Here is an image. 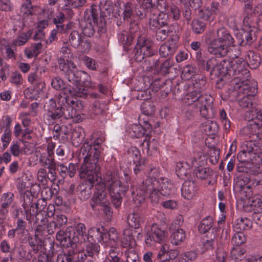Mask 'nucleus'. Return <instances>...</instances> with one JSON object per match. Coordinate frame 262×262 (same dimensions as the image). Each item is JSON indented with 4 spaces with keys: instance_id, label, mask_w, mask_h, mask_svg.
Returning <instances> with one entry per match:
<instances>
[{
    "instance_id": "5",
    "label": "nucleus",
    "mask_w": 262,
    "mask_h": 262,
    "mask_svg": "<svg viewBox=\"0 0 262 262\" xmlns=\"http://www.w3.org/2000/svg\"><path fill=\"white\" fill-rule=\"evenodd\" d=\"M105 181L112 203L115 208L119 207L122 201L121 194L125 193L128 190L129 186L127 181L115 172L108 173L105 178Z\"/></svg>"
},
{
    "instance_id": "27",
    "label": "nucleus",
    "mask_w": 262,
    "mask_h": 262,
    "mask_svg": "<svg viewBox=\"0 0 262 262\" xmlns=\"http://www.w3.org/2000/svg\"><path fill=\"white\" fill-rule=\"evenodd\" d=\"M56 107V101L53 99H50L48 102H47L45 105L44 108L47 113L44 115V119L46 124L51 125L54 123L56 121V118L50 117L48 118V115L50 116V113L54 114L55 112L58 110V107Z\"/></svg>"
},
{
    "instance_id": "41",
    "label": "nucleus",
    "mask_w": 262,
    "mask_h": 262,
    "mask_svg": "<svg viewBox=\"0 0 262 262\" xmlns=\"http://www.w3.org/2000/svg\"><path fill=\"white\" fill-rule=\"evenodd\" d=\"M192 31L196 34H202L207 27L206 23L199 18L194 19L191 24Z\"/></svg>"
},
{
    "instance_id": "54",
    "label": "nucleus",
    "mask_w": 262,
    "mask_h": 262,
    "mask_svg": "<svg viewBox=\"0 0 262 262\" xmlns=\"http://www.w3.org/2000/svg\"><path fill=\"white\" fill-rule=\"evenodd\" d=\"M119 41L125 45H130L134 39L132 34H129L127 31L121 30L118 35Z\"/></svg>"
},
{
    "instance_id": "59",
    "label": "nucleus",
    "mask_w": 262,
    "mask_h": 262,
    "mask_svg": "<svg viewBox=\"0 0 262 262\" xmlns=\"http://www.w3.org/2000/svg\"><path fill=\"white\" fill-rule=\"evenodd\" d=\"M219 128V125L215 122L210 121L205 125L204 130L207 134L213 135L217 133Z\"/></svg>"
},
{
    "instance_id": "60",
    "label": "nucleus",
    "mask_w": 262,
    "mask_h": 262,
    "mask_svg": "<svg viewBox=\"0 0 262 262\" xmlns=\"http://www.w3.org/2000/svg\"><path fill=\"white\" fill-rule=\"evenodd\" d=\"M124 255L126 262H140L139 256L134 250H126Z\"/></svg>"
},
{
    "instance_id": "47",
    "label": "nucleus",
    "mask_w": 262,
    "mask_h": 262,
    "mask_svg": "<svg viewBox=\"0 0 262 262\" xmlns=\"http://www.w3.org/2000/svg\"><path fill=\"white\" fill-rule=\"evenodd\" d=\"M206 156L202 152H198L194 156V157L190 159V163L191 167L197 168L199 167H202L206 162Z\"/></svg>"
},
{
    "instance_id": "36",
    "label": "nucleus",
    "mask_w": 262,
    "mask_h": 262,
    "mask_svg": "<svg viewBox=\"0 0 262 262\" xmlns=\"http://www.w3.org/2000/svg\"><path fill=\"white\" fill-rule=\"evenodd\" d=\"M121 245L123 248H132L135 245V240L129 229L124 230L123 236L121 239Z\"/></svg>"
},
{
    "instance_id": "45",
    "label": "nucleus",
    "mask_w": 262,
    "mask_h": 262,
    "mask_svg": "<svg viewBox=\"0 0 262 262\" xmlns=\"http://www.w3.org/2000/svg\"><path fill=\"white\" fill-rule=\"evenodd\" d=\"M142 219L140 215L136 213L129 214L127 217V223L129 227L138 229L140 227Z\"/></svg>"
},
{
    "instance_id": "18",
    "label": "nucleus",
    "mask_w": 262,
    "mask_h": 262,
    "mask_svg": "<svg viewBox=\"0 0 262 262\" xmlns=\"http://www.w3.org/2000/svg\"><path fill=\"white\" fill-rule=\"evenodd\" d=\"M73 67V69H70L66 71L65 76L68 80L71 83L75 85H78L80 81L84 83L82 78L84 79L89 78L88 75L84 72L77 70L75 66L73 63H70Z\"/></svg>"
},
{
    "instance_id": "1",
    "label": "nucleus",
    "mask_w": 262,
    "mask_h": 262,
    "mask_svg": "<svg viewBox=\"0 0 262 262\" xmlns=\"http://www.w3.org/2000/svg\"><path fill=\"white\" fill-rule=\"evenodd\" d=\"M58 110L53 114L50 113L48 117L56 118V120L63 117L66 119H73L77 122L81 121L83 117L79 112L83 108L82 101L77 98H70L66 92H60L56 95Z\"/></svg>"
},
{
    "instance_id": "39",
    "label": "nucleus",
    "mask_w": 262,
    "mask_h": 262,
    "mask_svg": "<svg viewBox=\"0 0 262 262\" xmlns=\"http://www.w3.org/2000/svg\"><path fill=\"white\" fill-rule=\"evenodd\" d=\"M105 141V136L101 135L99 136H93L89 141L85 142L81 147H92V146H102Z\"/></svg>"
},
{
    "instance_id": "38",
    "label": "nucleus",
    "mask_w": 262,
    "mask_h": 262,
    "mask_svg": "<svg viewBox=\"0 0 262 262\" xmlns=\"http://www.w3.org/2000/svg\"><path fill=\"white\" fill-rule=\"evenodd\" d=\"M196 177L201 180L210 179L214 174V171L211 169L206 167H199L194 169L193 171Z\"/></svg>"
},
{
    "instance_id": "7",
    "label": "nucleus",
    "mask_w": 262,
    "mask_h": 262,
    "mask_svg": "<svg viewBox=\"0 0 262 262\" xmlns=\"http://www.w3.org/2000/svg\"><path fill=\"white\" fill-rule=\"evenodd\" d=\"M233 95L238 100L239 105L243 108H248L252 105V99L257 93L254 86L251 85L250 82L246 83L237 82L236 80L233 81Z\"/></svg>"
},
{
    "instance_id": "48",
    "label": "nucleus",
    "mask_w": 262,
    "mask_h": 262,
    "mask_svg": "<svg viewBox=\"0 0 262 262\" xmlns=\"http://www.w3.org/2000/svg\"><path fill=\"white\" fill-rule=\"evenodd\" d=\"M135 156L133 158V163L138 164V166L140 167V169L135 167L134 168V172L135 174H137L140 171L144 169L145 165V160L144 158H141L140 153L138 148H136L135 151H134Z\"/></svg>"
},
{
    "instance_id": "24",
    "label": "nucleus",
    "mask_w": 262,
    "mask_h": 262,
    "mask_svg": "<svg viewBox=\"0 0 262 262\" xmlns=\"http://www.w3.org/2000/svg\"><path fill=\"white\" fill-rule=\"evenodd\" d=\"M94 185V182L84 180L77 186V190L79 192L78 196L81 200L85 201L90 198Z\"/></svg>"
},
{
    "instance_id": "58",
    "label": "nucleus",
    "mask_w": 262,
    "mask_h": 262,
    "mask_svg": "<svg viewBox=\"0 0 262 262\" xmlns=\"http://www.w3.org/2000/svg\"><path fill=\"white\" fill-rule=\"evenodd\" d=\"M33 8L31 0H26L20 7V13L24 16H28L33 14Z\"/></svg>"
},
{
    "instance_id": "20",
    "label": "nucleus",
    "mask_w": 262,
    "mask_h": 262,
    "mask_svg": "<svg viewBox=\"0 0 262 262\" xmlns=\"http://www.w3.org/2000/svg\"><path fill=\"white\" fill-rule=\"evenodd\" d=\"M240 46L250 45L255 40V32L252 29L243 28L236 34Z\"/></svg>"
},
{
    "instance_id": "57",
    "label": "nucleus",
    "mask_w": 262,
    "mask_h": 262,
    "mask_svg": "<svg viewBox=\"0 0 262 262\" xmlns=\"http://www.w3.org/2000/svg\"><path fill=\"white\" fill-rule=\"evenodd\" d=\"M196 72V69L195 67L188 65L184 67L181 76L183 79L188 80L195 75Z\"/></svg>"
},
{
    "instance_id": "21",
    "label": "nucleus",
    "mask_w": 262,
    "mask_h": 262,
    "mask_svg": "<svg viewBox=\"0 0 262 262\" xmlns=\"http://www.w3.org/2000/svg\"><path fill=\"white\" fill-rule=\"evenodd\" d=\"M198 187L194 181L185 180L181 188L182 197L187 200L192 199L196 195Z\"/></svg>"
},
{
    "instance_id": "35",
    "label": "nucleus",
    "mask_w": 262,
    "mask_h": 262,
    "mask_svg": "<svg viewBox=\"0 0 262 262\" xmlns=\"http://www.w3.org/2000/svg\"><path fill=\"white\" fill-rule=\"evenodd\" d=\"M148 185H145V181L143 183L142 188L145 193L149 194L151 201L155 203H159L161 199L162 193L157 188L149 189Z\"/></svg>"
},
{
    "instance_id": "42",
    "label": "nucleus",
    "mask_w": 262,
    "mask_h": 262,
    "mask_svg": "<svg viewBox=\"0 0 262 262\" xmlns=\"http://www.w3.org/2000/svg\"><path fill=\"white\" fill-rule=\"evenodd\" d=\"M171 237L172 244L178 245L185 239L186 232L183 229L178 228L173 232Z\"/></svg>"
},
{
    "instance_id": "43",
    "label": "nucleus",
    "mask_w": 262,
    "mask_h": 262,
    "mask_svg": "<svg viewBox=\"0 0 262 262\" xmlns=\"http://www.w3.org/2000/svg\"><path fill=\"white\" fill-rule=\"evenodd\" d=\"M158 2L159 4L162 5V3L164 4L165 7V3L163 0H155L154 2L152 0H144L141 4V9L145 10L148 13L151 12H154L156 10L155 6L156 3Z\"/></svg>"
},
{
    "instance_id": "51",
    "label": "nucleus",
    "mask_w": 262,
    "mask_h": 262,
    "mask_svg": "<svg viewBox=\"0 0 262 262\" xmlns=\"http://www.w3.org/2000/svg\"><path fill=\"white\" fill-rule=\"evenodd\" d=\"M250 181V178L248 173H241L234 179V185L240 188H244Z\"/></svg>"
},
{
    "instance_id": "64",
    "label": "nucleus",
    "mask_w": 262,
    "mask_h": 262,
    "mask_svg": "<svg viewBox=\"0 0 262 262\" xmlns=\"http://www.w3.org/2000/svg\"><path fill=\"white\" fill-rule=\"evenodd\" d=\"M227 254L222 248H218L216 250L215 262H226Z\"/></svg>"
},
{
    "instance_id": "53",
    "label": "nucleus",
    "mask_w": 262,
    "mask_h": 262,
    "mask_svg": "<svg viewBox=\"0 0 262 262\" xmlns=\"http://www.w3.org/2000/svg\"><path fill=\"white\" fill-rule=\"evenodd\" d=\"M231 239V243L234 246L239 247L240 246L246 243L247 238L242 232L236 231Z\"/></svg>"
},
{
    "instance_id": "23",
    "label": "nucleus",
    "mask_w": 262,
    "mask_h": 262,
    "mask_svg": "<svg viewBox=\"0 0 262 262\" xmlns=\"http://www.w3.org/2000/svg\"><path fill=\"white\" fill-rule=\"evenodd\" d=\"M16 47V39L9 42L5 38L0 39V50L2 54H6L8 58H15L14 50Z\"/></svg>"
},
{
    "instance_id": "56",
    "label": "nucleus",
    "mask_w": 262,
    "mask_h": 262,
    "mask_svg": "<svg viewBox=\"0 0 262 262\" xmlns=\"http://www.w3.org/2000/svg\"><path fill=\"white\" fill-rule=\"evenodd\" d=\"M257 18L253 16L252 14H246L243 19V24L244 28L253 29L255 28L256 24Z\"/></svg>"
},
{
    "instance_id": "28",
    "label": "nucleus",
    "mask_w": 262,
    "mask_h": 262,
    "mask_svg": "<svg viewBox=\"0 0 262 262\" xmlns=\"http://www.w3.org/2000/svg\"><path fill=\"white\" fill-rule=\"evenodd\" d=\"M56 239L60 242V244L63 246L69 247L74 244L73 237H71L70 230L67 228L66 230H59L56 234Z\"/></svg>"
},
{
    "instance_id": "25",
    "label": "nucleus",
    "mask_w": 262,
    "mask_h": 262,
    "mask_svg": "<svg viewBox=\"0 0 262 262\" xmlns=\"http://www.w3.org/2000/svg\"><path fill=\"white\" fill-rule=\"evenodd\" d=\"M74 231L75 234L73 236L74 243L82 244L83 242H85L89 239L86 233L85 226L83 223H79L76 224L74 227Z\"/></svg>"
},
{
    "instance_id": "37",
    "label": "nucleus",
    "mask_w": 262,
    "mask_h": 262,
    "mask_svg": "<svg viewBox=\"0 0 262 262\" xmlns=\"http://www.w3.org/2000/svg\"><path fill=\"white\" fill-rule=\"evenodd\" d=\"M54 148H47V154H43L40 156V162L42 165L48 168L56 165L54 158L52 155L54 154Z\"/></svg>"
},
{
    "instance_id": "17",
    "label": "nucleus",
    "mask_w": 262,
    "mask_h": 262,
    "mask_svg": "<svg viewBox=\"0 0 262 262\" xmlns=\"http://www.w3.org/2000/svg\"><path fill=\"white\" fill-rule=\"evenodd\" d=\"M224 60L219 61L215 58L211 57L207 60L206 64L203 65V68L207 71H210L212 75L223 76L222 70L224 69Z\"/></svg>"
},
{
    "instance_id": "31",
    "label": "nucleus",
    "mask_w": 262,
    "mask_h": 262,
    "mask_svg": "<svg viewBox=\"0 0 262 262\" xmlns=\"http://www.w3.org/2000/svg\"><path fill=\"white\" fill-rule=\"evenodd\" d=\"M52 86L56 90H62L61 92H66L67 95H73V88L71 86H66L63 80L59 77L53 78L51 81Z\"/></svg>"
},
{
    "instance_id": "11",
    "label": "nucleus",
    "mask_w": 262,
    "mask_h": 262,
    "mask_svg": "<svg viewBox=\"0 0 262 262\" xmlns=\"http://www.w3.org/2000/svg\"><path fill=\"white\" fill-rule=\"evenodd\" d=\"M249 113V115H252L251 120L255 118L257 121L244 127L243 132L244 133L250 132L253 136L259 139L262 138V110H252Z\"/></svg>"
},
{
    "instance_id": "14",
    "label": "nucleus",
    "mask_w": 262,
    "mask_h": 262,
    "mask_svg": "<svg viewBox=\"0 0 262 262\" xmlns=\"http://www.w3.org/2000/svg\"><path fill=\"white\" fill-rule=\"evenodd\" d=\"M145 185H148L149 189L157 188L162 195H168L170 193L171 184L167 178L161 177L158 179L149 177L145 181Z\"/></svg>"
},
{
    "instance_id": "6",
    "label": "nucleus",
    "mask_w": 262,
    "mask_h": 262,
    "mask_svg": "<svg viewBox=\"0 0 262 262\" xmlns=\"http://www.w3.org/2000/svg\"><path fill=\"white\" fill-rule=\"evenodd\" d=\"M35 196V193L32 194L31 190H26L23 195L21 194L20 202L22 203L21 206L24 211H17V216L21 214L26 220H29L31 216H34L42 211H45V209L47 204V200L42 198L39 199L34 206L32 202Z\"/></svg>"
},
{
    "instance_id": "32",
    "label": "nucleus",
    "mask_w": 262,
    "mask_h": 262,
    "mask_svg": "<svg viewBox=\"0 0 262 262\" xmlns=\"http://www.w3.org/2000/svg\"><path fill=\"white\" fill-rule=\"evenodd\" d=\"M252 227V222L246 217H241L237 219L233 225L234 230L239 232L249 230Z\"/></svg>"
},
{
    "instance_id": "29",
    "label": "nucleus",
    "mask_w": 262,
    "mask_h": 262,
    "mask_svg": "<svg viewBox=\"0 0 262 262\" xmlns=\"http://www.w3.org/2000/svg\"><path fill=\"white\" fill-rule=\"evenodd\" d=\"M245 60L247 67L249 66L251 69H256L259 66L261 59L258 53L250 50L247 52Z\"/></svg>"
},
{
    "instance_id": "2",
    "label": "nucleus",
    "mask_w": 262,
    "mask_h": 262,
    "mask_svg": "<svg viewBox=\"0 0 262 262\" xmlns=\"http://www.w3.org/2000/svg\"><path fill=\"white\" fill-rule=\"evenodd\" d=\"M213 37L208 46V52L217 57H225L229 52L228 47L233 44L234 38L225 27L217 29Z\"/></svg>"
},
{
    "instance_id": "8",
    "label": "nucleus",
    "mask_w": 262,
    "mask_h": 262,
    "mask_svg": "<svg viewBox=\"0 0 262 262\" xmlns=\"http://www.w3.org/2000/svg\"><path fill=\"white\" fill-rule=\"evenodd\" d=\"M100 170V167L97 164V161L94 159H89L88 156H86L80 167L79 176L81 179L95 182L101 177Z\"/></svg>"
},
{
    "instance_id": "40",
    "label": "nucleus",
    "mask_w": 262,
    "mask_h": 262,
    "mask_svg": "<svg viewBox=\"0 0 262 262\" xmlns=\"http://www.w3.org/2000/svg\"><path fill=\"white\" fill-rule=\"evenodd\" d=\"M83 243L85 244V251L88 256L92 257L98 254L100 251V246L98 244L89 239Z\"/></svg>"
},
{
    "instance_id": "55",
    "label": "nucleus",
    "mask_w": 262,
    "mask_h": 262,
    "mask_svg": "<svg viewBox=\"0 0 262 262\" xmlns=\"http://www.w3.org/2000/svg\"><path fill=\"white\" fill-rule=\"evenodd\" d=\"M148 16L149 17L148 25L150 30H156L160 27V24L157 17V13L155 11L149 12Z\"/></svg>"
},
{
    "instance_id": "16",
    "label": "nucleus",
    "mask_w": 262,
    "mask_h": 262,
    "mask_svg": "<svg viewBox=\"0 0 262 262\" xmlns=\"http://www.w3.org/2000/svg\"><path fill=\"white\" fill-rule=\"evenodd\" d=\"M156 39L158 41H162L168 37V41H178L179 36L171 27L168 26H160L157 30L156 33Z\"/></svg>"
},
{
    "instance_id": "15",
    "label": "nucleus",
    "mask_w": 262,
    "mask_h": 262,
    "mask_svg": "<svg viewBox=\"0 0 262 262\" xmlns=\"http://www.w3.org/2000/svg\"><path fill=\"white\" fill-rule=\"evenodd\" d=\"M106 188H107V186L105 180L104 182H99L95 185L96 191L91 201V206L93 209H94L96 205H102L106 203Z\"/></svg>"
},
{
    "instance_id": "49",
    "label": "nucleus",
    "mask_w": 262,
    "mask_h": 262,
    "mask_svg": "<svg viewBox=\"0 0 262 262\" xmlns=\"http://www.w3.org/2000/svg\"><path fill=\"white\" fill-rule=\"evenodd\" d=\"M28 81L35 85L38 91H41L45 88V83L35 73H31L28 75Z\"/></svg>"
},
{
    "instance_id": "26",
    "label": "nucleus",
    "mask_w": 262,
    "mask_h": 262,
    "mask_svg": "<svg viewBox=\"0 0 262 262\" xmlns=\"http://www.w3.org/2000/svg\"><path fill=\"white\" fill-rule=\"evenodd\" d=\"M178 41H167L161 45L159 49V53L161 57H166L172 56L178 48Z\"/></svg>"
},
{
    "instance_id": "3",
    "label": "nucleus",
    "mask_w": 262,
    "mask_h": 262,
    "mask_svg": "<svg viewBox=\"0 0 262 262\" xmlns=\"http://www.w3.org/2000/svg\"><path fill=\"white\" fill-rule=\"evenodd\" d=\"M224 69L222 70L223 76L234 77L231 81V85L233 81L236 80L237 82L246 83L249 82L250 78L249 71L247 68V64L244 59H232L230 60H224Z\"/></svg>"
},
{
    "instance_id": "61",
    "label": "nucleus",
    "mask_w": 262,
    "mask_h": 262,
    "mask_svg": "<svg viewBox=\"0 0 262 262\" xmlns=\"http://www.w3.org/2000/svg\"><path fill=\"white\" fill-rule=\"evenodd\" d=\"M32 34V31L31 30L26 32L20 33L17 36V45L23 46L30 39Z\"/></svg>"
},
{
    "instance_id": "30",
    "label": "nucleus",
    "mask_w": 262,
    "mask_h": 262,
    "mask_svg": "<svg viewBox=\"0 0 262 262\" xmlns=\"http://www.w3.org/2000/svg\"><path fill=\"white\" fill-rule=\"evenodd\" d=\"M14 194L11 192H6L3 194L1 200V208L0 213L6 215L8 212V208L12 203L14 199Z\"/></svg>"
},
{
    "instance_id": "44",
    "label": "nucleus",
    "mask_w": 262,
    "mask_h": 262,
    "mask_svg": "<svg viewBox=\"0 0 262 262\" xmlns=\"http://www.w3.org/2000/svg\"><path fill=\"white\" fill-rule=\"evenodd\" d=\"M53 139L57 141L60 137L63 139L68 132V128L66 125H59L58 124H55L53 127Z\"/></svg>"
},
{
    "instance_id": "52",
    "label": "nucleus",
    "mask_w": 262,
    "mask_h": 262,
    "mask_svg": "<svg viewBox=\"0 0 262 262\" xmlns=\"http://www.w3.org/2000/svg\"><path fill=\"white\" fill-rule=\"evenodd\" d=\"M106 105L102 102L98 100L95 101L91 108L92 113L95 115L103 114L107 110Z\"/></svg>"
},
{
    "instance_id": "10",
    "label": "nucleus",
    "mask_w": 262,
    "mask_h": 262,
    "mask_svg": "<svg viewBox=\"0 0 262 262\" xmlns=\"http://www.w3.org/2000/svg\"><path fill=\"white\" fill-rule=\"evenodd\" d=\"M153 42L145 36L138 37L135 47L137 51L135 53V58L137 62H142L146 57H150L154 55L152 50Z\"/></svg>"
},
{
    "instance_id": "33",
    "label": "nucleus",
    "mask_w": 262,
    "mask_h": 262,
    "mask_svg": "<svg viewBox=\"0 0 262 262\" xmlns=\"http://www.w3.org/2000/svg\"><path fill=\"white\" fill-rule=\"evenodd\" d=\"M26 225L27 223L23 220L22 217L17 220V235L23 243H26L29 238V232L26 228Z\"/></svg>"
},
{
    "instance_id": "63",
    "label": "nucleus",
    "mask_w": 262,
    "mask_h": 262,
    "mask_svg": "<svg viewBox=\"0 0 262 262\" xmlns=\"http://www.w3.org/2000/svg\"><path fill=\"white\" fill-rule=\"evenodd\" d=\"M124 9L123 11V19L129 21L133 15L134 5L131 2H127L124 5Z\"/></svg>"
},
{
    "instance_id": "62",
    "label": "nucleus",
    "mask_w": 262,
    "mask_h": 262,
    "mask_svg": "<svg viewBox=\"0 0 262 262\" xmlns=\"http://www.w3.org/2000/svg\"><path fill=\"white\" fill-rule=\"evenodd\" d=\"M197 254L194 251H189L181 255L179 262H191L196 258Z\"/></svg>"
},
{
    "instance_id": "46",
    "label": "nucleus",
    "mask_w": 262,
    "mask_h": 262,
    "mask_svg": "<svg viewBox=\"0 0 262 262\" xmlns=\"http://www.w3.org/2000/svg\"><path fill=\"white\" fill-rule=\"evenodd\" d=\"M213 224V219L210 216L203 219L199 226V231L201 233H205L210 230Z\"/></svg>"
},
{
    "instance_id": "12",
    "label": "nucleus",
    "mask_w": 262,
    "mask_h": 262,
    "mask_svg": "<svg viewBox=\"0 0 262 262\" xmlns=\"http://www.w3.org/2000/svg\"><path fill=\"white\" fill-rule=\"evenodd\" d=\"M239 161L259 164L262 163V152L260 148H244L237 154Z\"/></svg>"
},
{
    "instance_id": "22",
    "label": "nucleus",
    "mask_w": 262,
    "mask_h": 262,
    "mask_svg": "<svg viewBox=\"0 0 262 262\" xmlns=\"http://www.w3.org/2000/svg\"><path fill=\"white\" fill-rule=\"evenodd\" d=\"M108 234L103 227L97 228L93 227L91 228L88 232V236L92 242H106Z\"/></svg>"
},
{
    "instance_id": "19",
    "label": "nucleus",
    "mask_w": 262,
    "mask_h": 262,
    "mask_svg": "<svg viewBox=\"0 0 262 262\" xmlns=\"http://www.w3.org/2000/svg\"><path fill=\"white\" fill-rule=\"evenodd\" d=\"M151 130V126L147 121H144L143 124H133L129 129V136L132 138H139Z\"/></svg>"
},
{
    "instance_id": "9",
    "label": "nucleus",
    "mask_w": 262,
    "mask_h": 262,
    "mask_svg": "<svg viewBox=\"0 0 262 262\" xmlns=\"http://www.w3.org/2000/svg\"><path fill=\"white\" fill-rule=\"evenodd\" d=\"M167 238V232L156 224H152L144 235L145 243L148 247L154 246L156 243H163Z\"/></svg>"
},
{
    "instance_id": "4",
    "label": "nucleus",
    "mask_w": 262,
    "mask_h": 262,
    "mask_svg": "<svg viewBox=\"0 0 262 262\" xmlns=\"http://www.w3.org/2000/svg\"><path fill=\"white\" fill-rule=\"evenodd\" d=\"M184 102L195 112H199L202 117H209V110L211 108L213 103V99L210 95L201 94L200 91L194 90L185 95Z\"/></svg>"
},
{
    "instance_id": "50",
    "label": "nucleus",
    "mask_w": 262,
    "mask_h": 262,
    "mask_svg": "<svg viewBox=\"0 0 262 262\" xmlns=\"http://www.w3.org/2000/svg\"><path fill=\"white\" fill-rule=\"evenodd\" d=\"M211 233L209 239L204 242L203 245V249L204 251L211 250L214 248V239L217 235V229L213 228L211 229Z\"/></svg>"
},
{
    "instance_id": "13",
    "label": "nucleus",
    "mask_w": 262,
    "mask_h": 262,
    "mask_svg": "<svg viewBox=\"0 0 262 262\" xmlns=\"http://www.w3.org/2000/svg\"><path fill=\"white\" fill-rule=\"evenodd\" d=\"M71 45L74 48L78 49L83 53H87L90 49V43L82 33L78 31H72L69 37Z\"/></svg>"
},
{
    "instance_id": "34",
    "label": "nucleus",
    "mask_w": 262,
    "mask_h": 262,
    "mask_svg": "<svg viewBox=\"0 0 262 262\" xmlns=\"http://www.w3.org/2000/svg\"><path fill=\"white\" fill-rule=\"evenodd\" d=\"M190 166L188 162H179L177 163L176 172L181 179L187 178L190 173Z\"/></svg>"
}]
</instances>
